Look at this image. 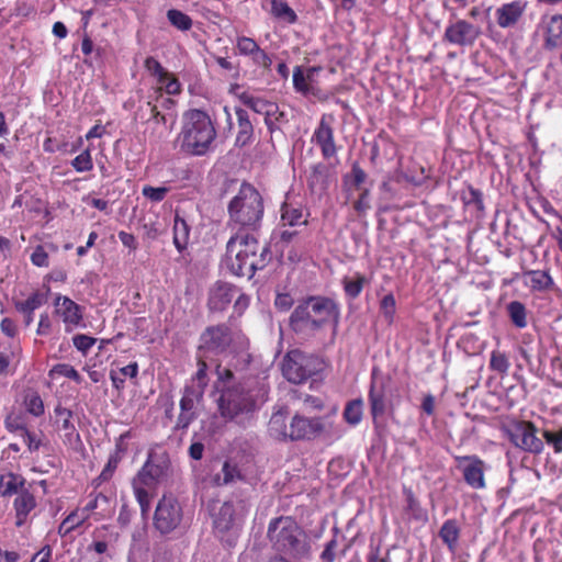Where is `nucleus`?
Wrapping results in <instances>:
<instances>
[{"label":"nucleus","mask_w":562,"mask_h":562,"mask_svg":"<svg viewBox=\"0 0 562 562\" xmlns=\"http://www.w3.org/2000/svg\"><path fill=\"white\" fill-rule=\"evenodd\" d=\"M259 244L252 234L238 232L229 238L226 246L225 262L232 273L251 278L257 269L265 267L267 248L258 254Z\"/></svg>","instance_id":"nucleus-1"},{"label":"nucleus","mask_w":562,"mask_h":562,"mask_svg":"<svg viewBox=\"0 0 562 562\" xmlns=\"http://www.w3.org/2000/svg\"><path fill=\"white\" fill-rule=\"evenodd\" d=\"M336 304L325 297H310L299 304L290 317L291 328L299 335L312 336L327 324H336Z\"/></svg>","instance_id":"nucleus-2"},{"label":"nucleus","mask_w":562,"mask_h":562,"mask_svg":"<svg viewBox=\"0 0 562 562\" xmlns=\"http://www.w3.org/2000/svg\"><path fill=\"white\" fill-rule=\"evenodd\" d=\"M215 136V128L205 112L194 109L183 114L180 138L184 151L203 155L209 150Z\"/></svg>","instance_id":"nucleus-3"},{"label":"nucleus","mask_w":562,"mask_h":562,"mask_svg":"<svg viewBox=\"0 0 562 562\" xmlns=\"http://www.w3.org/2000/svg\"><path fill=\"white\" fill-rule=\"evenodd\" d=\"M228 214L229 225L254 229L263 215V201L260 193L248 183L241 184L228 204Z\"/></svg>","instance_id":"nucleus-4"},{"label":"nucleus","mask_w":562,"mask_h":562,"mask_svg":"<svg viewBox=\"0 0 562 562\" xmlns=\"http://www.w3.org/2000/svg\"><path fill=\"white\" fill-rule=\"evenodd\" d=\"M301 529L291 517H279L270 521L267 536L273 548L290 557L303 553L305 544L301 540Z\"/></svg>","instance_id":"nucleus-5"},{"label":"nucleus","mask_w":562,"mask_h":562,"mask_svg":"<svg viewBox=\"0 0 562 562\" xmlns=\"http://www.w3.org/2000/svg\"><path fill=\"white\" fill-rule=\"evenodd\" d=\"M325 362L318 356L305 353L299 349L286 352L281 362L283 376L291 383H302L322 372Z\"/></svg>","instance_id":"nucleus-6"},{"label":"nucleus","mask_w":562,"mask_h":562,"mask_svg":"<svg viewBox=\"0 0 562 562\" xmlns=\"http://www.w3.org/2000/svg\"><path fill=\"white\" fill-rule=\"evenodd\" d=\"M165 476L166 471L162 465L147 461L133 479L134 495L143 514L149 512L151 499L156 495L157 485Z\"/></svg>","instance_id":"nucleus-7"},{"label":"nucleus","mask_w":562,"mask_h":562,"mask_svg":"<svg viewBox=\"0 0 562 562\" xmlns=\"http://www.w3.org/2000/svg\"><path fill=\"white\" fill-rule=\"evenodd\" d=\"M217 407L222 417L234 420L254 412L256 402L249 391L241 385H236L222 391L217 400Z\"/></svg>","instance_id":"nucleus-8"},{"label":"nucleus","mask_w":562,"mask_h":562,"mask_svg":"<svg viewBox=\"0 0 562 562\" xmlns=\"http://www.w3.org/2000/svg\"><path fill=\"white\" fill-rule=\"evenodd\" d=\"M233 342L244 346L246 339L239 333H233L224 325L212 327L202 335L200 352H204L205 358H212L213 355H226Z\"/></svg>","instance_id":"nucleus-9"},{"label":"nucleus","mask_w":562,"mask_h":562,"mask_svg":"<svg viewBox=\"0 0 562 562\" xmlns=\"http://www.w3.org/2000/svg\"><path fill=\"white\" fill-rule=\"evenodd\" d=\"M510 441L519 449L529 453L539 454L544 445L537 436V428L531 422H517L508 429Z\"/></svg>","instance_id":"nucleus-10"},{"label":"nucleus","mask_w":562,"mask_h":562,"mask_svg":"<svg viewBox=\"0 0 562 562\" xmlns=\"http://www.w3.org/2000/svg\"><path fill=\"white\" fill-rule=\"evenodd\" d=\"M182 520V508L172 496H164L155 510V527L162 533L175 530Z\"/></svg>","instance_id":"nucleus-11"},{"label":"nucleus","mask_w":562,"mask_h":562,"mask_svg":"<svg viewBox=\"0 0 562 562\" xmlns=\"http://www.w3.org/2000/svg\"><path fill=\"white\" fill-rule=\"evenodd\" d=\"M457 469L462 473L465 483L474 488L482 490L486 486L485 471L486 464L477 456H457L454 457Z\"/></svg>","instance_id":"nucleus-12"},{"label":"nucleus","mask_w":562,"mask_h":562,"mask_svg":"<svg viewBox=\"0 0 562 562\" xmlns=\"http://www.w3.org/2000/svg\"><path fill=\"white\" fill-rule=\"evenodd\" d=\"M480 35L481 29L479 26L459 19L446 27L443 40L453 45L471 46Z\"/></svg>","instance_id":"nucleus-13"},{"label":"nucleus","mask_w":562,"mask_h":562,"mask_svg":"<svg viewBox=\"0 0 562 562\" xmlns=\"http://www.w3.org/2000/svg\"><path fill=\"white\" fill-rule=\"evenodd\" d=\"M54 307L56 316L63 321L66 330H72L82 322L81 307L68 296L56 295Z\"/></svg>","instance_id":"nucleus-14"},{"label":"nucleus","mask_w":562,"mask_h":562,"mask_svg":"<svg viewBox=\"0 0 562 562\" xmlns=\"http://www.w3.org/2000/svg\"><path fill=\"white\" fill-rule=\"evenodd\" d=\"M324 431V425L319 418H307L295 415L290 424V439H314Z\"/></svg>","instance_id":"nucleus-15"},{"label":"nucleus","mask_w":562,"mask_h":562,"mask_svg":"<svg viewBox=\"0 0 562 562\" xmlns=\"http://www.w3.org/2000/svg\"><path fill=\"white\" fill-rule=\"evenodd\" d=\"M528 7L526 0H515L498 7L495 11L497 25L502 29L516 26L522 19Z\"/></svg>","instance_id":"nucleus-16"},{"label":"nucleus","mask_w":562,"mask_h":562,"mask_svg":"<svg viewBox=\"0 0 562 562\" xmlns=\"http://www.w3.org/2000/svg\"><path fill=\"white\" fill-rule=\"evenodd\" d=\"M319 70V67H295L293 70L294 89L304 95H317L319 88L317 87L316 75Z\"/></svg>","instance_id":"nucleus-17"},{"label":"nucleus","mask_w":562,"mask_h":562,"mask_svg":"<svg viewBox=\"0 0 562 562\" xmlns=\"http://www.w3.org/2000/svg\"><path fill=\"white\" fill-rule=\"evenodd\" d=\"M236 48L238 54L251 57L254 64L270 68L272 60L268 54L262 50L255 40L247 36H238L236 38Z\"/></svg>","instance_id":"nucleus-18"},{"label":"nucleus","mask_w":562,"mask_h":562,"mask_svg":"<svg viewBox=\"0 0 562 562\" xmlns=\"http://www.w3.org/2000/svg\"><path fill=\"white\" fill-rule=\"evenodd\" d=\"M330 121V116H323L312 138V140L321 147L326 158L334 156L336 151Z\"/></svg>","instance_id":"nucleus-19"},{"label":"nucleus","mask_w":562,"mask_h":562,"mask_svg":"<svg viewBox=\"0 0 562 562\" xmlns=\"http://www.w3.org/2000/svg\"><path fill=\"white\" fill-rule=\"evenodd\" d=\"M520 278L531 292H547L554 285L551 274L546 270H525Z\"/></svg>","instance_id":"nucleus-20"},{"label":"nucleus","mask_w":562,"mask_h":562,"mask_svg":"<svg viewBox=\"0 0 562 562\" xmlns=\"http://www.w3.org/2000/svg\"><path fill=\"white\" fill-rule=\"evenodd\" d=\"M237 290L227 283L218 282L210 290L209 306L214 311L224 310L233 300Z\"/></svg>","instance_id":"nucleus-21"},{"label":"nucleus","mask_w":562,"mask_h":562,"mask_svg":"<svg viewBox=\"0 0 562 562\" xmlns=\"http://www.w3.org/2000/svg\"><path fill=\"white\" fill-rule=\"evenodd\" d=\"M235 114L237 119L235 145L237 147H245L249 145L254 139V125L249 119L248 113L244 109L236 108Z\"/></svg>","instance_id":"nucleus-22"},{"label":"nucleus","mask_w":562,"mask_h":562,"mask_svg":"<svg viewBox=\"0 0 562 562\" xmlns=\"http://www.w3.org/2000/svg\"><path fill=\"white\" fill-rule=\"evenodd\" d=\"M238 85H233L229 89L231 93L235 94L246 106L250 108L254 112L260 115L265 116L268 110L272 108V104L274 103L256 97L247 91L238 92Z\"/></svg>","instance_id":"nucleus-23"},{"label":"nucleus","mask_w":562,"mask_h":562,"mask_svg":"<svg viewBox=\"0 0 562 562\" xmlns=\"http://www.w3.org/2000/svg\"><path fill=\"white\" fill-rule=\"evenodd\" d=\"M544 29V47L548 49L555 48L562 41V14H554L543 24Z\"/></svg>","instance_id":"nucleus-24"},{"label":"nucleus","mask_w":562,"mask_h":562,"mask_svg":"<svg viewBox=\"0 0 562 562\" xmlns=\"http://www.w3.org/2000/svg\"><path fill=\"white\" fill-rule=\"evenodd\" d=\"M237 520L234 505L232 503H224L220 506L218 510L214 514L213 524L218 532H225L233 528Z\"/></svg>","instance_id":"nucleus-25"},{"label":"nucleus","mask_w":562,"mask_h":562,"mask_svg":"<svg viewBox=\"0 0 562 562\" xmlns=\"http://www.w3.org/2000/svg\"><path fill=\"white\" fill-rule=\"evenodd\" d=\"M36 503L34 496L26 490L20 491L14 501L16 512V525L21 526L26 516L35 508Z\"/></svg>","instance_id":"nucleus-26"},{"label":"nucleus","mask_w":562,"mask_h":562,"mask_svg":"<svg viewBox=\"0 0 562 562\" xmlns=\"http://www.w3.org/2000/svg\"><path fill=\"white\" fill-rule=\"evenodd\" d=\"M125 451H126V449L123 445V437L121 436L115 445L114 451L110 454L105 467L103 468L101 474L99 475V480L109 481L112 477L120 461L122 460L123 456L125 454Z\"/></svg>","instance_id":"nucleus-27"},{"label":"nucleus","mask_w":562,"mask_h":562,"mask_svg":"<svg viewBox=\"0 0 562 562\" xmlns=\"http://www.w3.org/2000/svg\"><path fill=\"white\" fill-rule=\"evenodd\" d=\"M439 537L443 541L445 544L449 548L451 552H454L460 537V528L458 526L457 520L454 519H448L446 520L440 530H439Z\"/></svg>","instance_id":"nucleus-28"},{"label":"nucleus","mask_w":562,"mask_h":562,"mask_svg":"<svg viewBox=\"0 0 562 562\" xmlns=\"http://www.w3.org/2000/svg\"><path fill=\"white\" fill-rule=\"evenodd\" d=\"M24 479L12 472L5 473L0 476V494L2 496H11L19 494L20 491L24 490Z\"/></svg>","instance_id":"nucleus-29"},{"label":"nucleus","mask_w":562,"mask_h":562,"mask_svg":"<svg viewBox=\"0 0 562 562\" xmlns=\"http://www.w3.org/2000/svg\"><path fill=\"white\" fill-rule=\"evenodd\" d=\"M269 432L278 439L290 438V426L286 425V415L279 411L272 414L269 420Z\"/></svg>","instance_id":"nucleus-30"},{"label":"nucleus","mask_w":562,"mask_h":562,"mask_svg":"<svg viewBox=\"0 0 562 562\" xmlns=\"http://www.w3.org/2000/svg\"><path fill=\"white\" fill-rule=\"evenodd\" d=\"M44 304V297L41 293H32L25 301L18 302L15 307L18 311L25 315L26 324H31L33 321V312Z\"/></svg>","instance_id":"nucleus-31"},{"label":"nucleus","mask_w":562,"mask_h":562,"mask_svg":"<svg viewBox=\"0 0 562 562\" xmlns=\"http://www.w3.org/2000/svg\"><path fill=\"white\" fill-rule=\"evenodd\" d=\"M146 106L148 108L150 114L147 122L148 124L153 125L150 135L160 139L165 136L164 130H166V117L165 115L160 114V112L157 110V106L153 105L150 102H147Z\"/></svg>","instance_id":"nucleus-32"},{"label":"nucleus","mask_w":562,"mask_h":562,"mask_svg":"<svg viewBox=\"0 0 562 562\" xmlns=\"http://www.w3.org/2000/svg\"><path fill=\"white\" fill-rule=\"evenodd\" d=\"M87 519H88L87 510L77 509V510L70 513L64 519V521L59 526L58 531L60 535L66 536L69 532H71L74 529H76L77 527L81 526Z\"/></svg>","instance_id":"nucleus-33"},{"label":"nucleus","mask_w":562,"mask_h":562,"mask_svg":"<svg viewBox=\"0 0 562 562\" xmlns=\"http://www.w3.org/2000/svg\"><path fill=\"white\" fill-rule=\"evenodd\" d=\"M204 391L194 385H188L180 401L181 411H194L195 405L201 401Z\"/></svg>","instance_id":"nucleus-34"},{"label":"nucleus","mask_w":562,"mask_h":562,"mask_svg":"<svg viewBox=\"0 0 562 562\" xmlns=\"http://www.w3.org/2000/svg\"><path fill=\"white\" fill-rule=\"evenodd\" d=\"M507 312L513 324L518 328L527 326V312L525 305L519 301H513L507 305Z\"/></svg>","instance_id":"nucleus-35"},{"label":"nucleus","mask_w":562,"mask_h":562,"mask_svg":"<svg viewBox=\"0 0 562 562\" xmlns=\"http://www.w3.org/2000/svg\"><path fill=\"white\" fill-rule=\"evenodd\" d=\"M285 121V114L280 111L277 103H273L272 108H270L265 115V124L270 133L280 130L281 125L284 124Z\"/></svg>","instance_id":"nucleus-36"},{"label":"nucleus","mask_w":562,"mask_h":562,"mask_svg":"<svg viewBox=\"0 0 562 562\" xmlns=\"http://www.w3.org/2000/svg\"><path fill=\"white\" fill-rule=\"evenodd\" d=\"M271 13L274 18L288 23H294L296 21L295 12L289 7L286 2L281 0H272Z\"/></svg>","instance_id":"nucleus-37"},{"label":"nucleus","mask_w":562,"mask_h":562,"mask_svg":"<svg viewBox=\"0 0 562 562\" xmlns=\"http://www.w3.org/2000/svg\"><path fill=\"white\" fill-rule=\"evenodd\" d=\"M189 237V227L187 222L179 216L175 218L173 225V243L181 250L186 247Z\"/></svg>","instance_id":"nucleus-38"},{"label":"nucleus","mask_w":562,"mask_h":562,"mask_svg":"<svg viewBox=\"0 0 562 562\" xmlns=\"http://www.w3.org/2000/svg\"><path fill=\"white\" fill-rule=\"evenodd\" d=\"M281 221L283 225L295 226L305 224L306 220L302 211L297 207H293L290 205H284L282 207Z\"/></svg>","instance_id":"nucleus-39"},{"label":"nucleus","mask_w":562,"mask_h":562,"mask_svg":"<svg viewBox=\"0 0 562 562\" xmlns=\"http://www.w3.org/2000/svg\"><path fill=\"white\" fill-rule=\"evenodd\" d=\"M211 360V358H205V353L201 352L199 356V369L192 379V384L195 387H201L202 391L205 390L207 385V379H206V370H207V361Z\"/></svg>","instance_id":"nucleus-40"},{"label":"nucleus","mask_w":562,"mask_h":562,"mask_svg":"<svg viewBox=\"0 0 562 562\" xmlns=\"http://www.w3.org/2000/svg\"><path fill=\"white\" fill-rule=\"evenodd\" d=\"M169 22L180 31H188L192 26V20L182 11L171 9L167 12Z\"/></svg>","instance_id":"nucleus-41"},{"label":"nucleus","mask_w":562,"mask_h":562,"mask_svg":"<svg viewBox=\"0 0 562 562\" xmlns=\"http://www.w3.org/2000/svg\"><path fill=\"white\" fill-rule=\"evenodd\" d=\"M49 376L53 379L56 376H66L78 383L81 382V376L78 371L72 366L67 363H58L54 366L49 371Z\"/></svg>","instance_id":"nucleus-42"},{"label":"nucleus","mask_w":562,"mask_h":562,"mask_svg":"<svg viewBox=\"0 0 562 562\" xmlns=\"http://www.w3.org/2000/svg\"><path fill=\"white\" fill-rule=\"evenodd\" d=\"M509 360L506 353L493 350L491 353L490 368L501 374H506L509 369Z\"/></svg>","instance_id":"nucleus-43"},{"label":"nucleus","mask_w":562,"mask_h":562,"mask_svg":"<svg viewBox=\"0 0 562 562\" xmlns=\"http://www.w3.org/2000/svg\"><path fill=\"white\" fill-rule=\"evenodd\" d=\"M160 90H165L168 94H179L181 92V85L178 79L166 71V78L157 80Z\"/></svg>","instance_id":"nucleus-44"},{"label":"nucleus","mask_w":562,"mask_h":562,"mask_svg":"<svg viewBox=\"0 0 562 562\" xmlns=\"http://www.w3.org/2000/svg\"><path fill=\"white\" fill-rule=\"evenodd\" d=\"M71 166L78 172L90 171L93 168V161L89 149H86L71 161Z\"/></svg>","instance_id":"nucleus-45"},{"label":"nucleus","mask_w":562,"mask_h":562,"mask_svg":"<svg viewBox=\"0 0 562 562\" xmlns=\"http://www.w3.org/2000/svg\"><path fill=\"white\" fill-rule=\"evenodd\" d=\"M169 192V189L167 187H151V186H145L142 189V194L148 199L151 202H161L167 193Z\"/></svg>","instance_id":"nucleus-46"},{"label":"nucleus","mask_w":562,"mask_h":562,"mask_svg":"<svg viewBox=\"0 0 562 562\" xmlns=\"http://www.w3.org/2000/svg\"><path fill=\"white\" fill-rule=\"evenodd\" d=\"M56 414V423L60 429L65 431H70L74 429V425L71 424L72 413L65 407H57L55 409Z\"/></svg>","instance_id":"nucleus-47"},{"label":"nucleus","mask_w":562,"mask_h":562,"mask_svg":"<svg viewBox=\"0 0 562 562\" xmlns=\"http://www.w3.org/2000/svg\"><path fill=\"white\" fill-rule=\"evenodd\" d=\"M25 406L27 412L33 414L34 416H40L44 413V405L42 398L35 394H27L25 397Z\"/></svg>","instance_id":"nucleus-48"},{"label":"nucleus","mask_w":562,"mask_h":562,"mask_svg":"<svg viewBox=\"0 0 562 562\" xmlns=\"http://www.w3.org/2000/svg\"><path fill=\"white\" fill-rule=\"evenodd\" d=\"M542 436L555 453L562 452V427L557 431L543 430Z\"/></svg>","instance_id":"nucleus-49"},{"label":"nucleus","mask_w":562,"mask_h":562,"mask_svg":"<svg viewBox=\"0 0 562 562\" xmlns=\"http://www.w3.org/2000/svg\"><path fill=\"white\" fill-rule=\"evenodd\" d=\"M222 474H223L222 477H221V475H217L215 477V483L217 485H224V484L232 483L235 480V477L237 476L238 472H237L236 467L231 465L228 462H225L222 468Z\"/></svg>","instance_id":"nucleus-50"},{"label":"nucleus","mask_w":562,"mask_h":562,"mask_svg":"<svg viewBox=\"0 0 562 562\" xmlns=\"http://www.w3.org/2000/svg\"><path fill=\"white\" fill-rule=\"evenodd\" d=\"M145 68L151 76L156 77V80L160 78H166V70L162 68L160 63L154 57L146 58Z\"/></svg>","instance_id":"nucleus-51"},{"label":"nucleus","mask_w":562,"mask_h":562,"mask_svg":"<svg viewBox=\"0 0 562 562\" xmlns=\"http://www.w3.org/2000/svg\"><path fill=\"white\" fill-rule=\"evenodd\" d=\"M31 262L36 267H48L49 257L43 246H37L31 255Z\"/></svg>","instance_id":"nucleus-52"},{"label":"nucleus","mask_w":562,"mask_h":562,"mask_svg":"<svg viewBox=\"0 0 562 562\" xmlns=\"http://www.w3.org/2000/svg\"><path fill=\"white\" fill-rule=\"evenodd\" d=\"M381 310L389 322L393 319L395 313V299L392 294H386L381 300Z\"/></svg>","instance_id":"nucleus-53"},{"label":"nucleus","mask_w":562,"mask_h":562,"mask_svg":"<svg viewBox=\"0 0 562 562\" xmlns=\"http://www.w3.org/2000/svg\"><path fill=\"white\" fill-rule=\"evenodd\" d=\"M74 346L86 353L95 342V339L87 335H76L72 338Z\"/></svg>","instance_id":"nucleus-54"},{"label":"nucleus","mask_w":562,"mask_h":562,"mask_svg":"<svg viewBox=\"0 0 562 562\" xmlns=\"http://www.w3.org/2000/svg\"><path fill=\"white\" fill-rule=\"evenodd\" d=\"M404 494L406 496L407 509L413 513L416 517H422V510L418 501L415 498L413 492L408 488L404 490Z\"/></svg>","instance_id":"nucleus-55"},{"label":"nucleus","mask_w":562,"mask_h":562,"mask_svg":"<svg viewBox=\"0 0 562 562\" xmlns=\"http://www.w3.org/2000/svg\"><path fill=\"white\" fill-rule=\"evenodd\" d=\"M274 305L280 311H288L293 305V299L288 293H279L276 297Z\"/></svg>","instance_id":"nucleus-56"},{"label":"nucleus","mask_w":562,"mask_h":562,"mask_svg":"<svg viewBox=\"0 0 562 562\" xmlns=\"http://www.w3.org/2000/svg\"><path fill=\"white\" fill-rule=\"evenodd\" d=\"M194 411H181L178 417L177 427L187 428L190 425V423L194 419Z\"/></svg>","instance_id":"nucleus-57"},{"label":"nucleus","mask_w":562,"mask_h":562,"mask_svg":"<svg viewBox=\"0 0 562 562\" xmlns=\"http://www.w3.org/2000/svg\"><path fill=\"white\" fill-rule=\"evenodd\" d=\"M303 404H304V407L308 411H313V409L319 411L324 406L323 401L319 397H315V396H311V395H307L303 400Z\"/></svg>","instance_id":"nucleus-58"},{"label":"nucleus","mask_w":562,"mask_h":562,"mask_svg":"<svg viewBox=\"0 0 562 562\" xmlns=\"http://www.w3.org/2000/svg\"><path fill=\"white\" fill-rule=\"evenodd\" d=\"M119 238L125 247H127L132 250H135L137 248V243H136V238L134 237V235L126 233V232H120Z\"/></svg>","instance_id":"nucleus-59"},{"label":"nucleus","mask_w":562,"mask_h":562,"mask_svg":"<svg viewBox=\"0 0 562 562\" xmlns=\"http://www.w3.org/2000/svg\"><path fill=\"white\" fill-rule=\"evenodd\" d=\"M52 549L49 547L42 548L32 559L31 562H49Z\"/></svg>","instance_id":"nucleus-60"},{"label":"nucleus","mask_w":562,"mask_h":562,"mask_svg":"<svg viewBox=\"0 0 562 562\" xmlns=\"http://www.w3.org/2000/svg\"><path fill=\"white\" fill-rule=\"evenodd\" d=\"M120 372L123 376L135 378L138 373V366L136 362L130 363L121 368Z\"/></svg>","instance_id":"nucleus-61"},{"label":"nucleus","mask_w":562,"mask_h":562,"mask_svg":"<svg viewBox=\"0 0 562 562\" xmlns=\"http://www.w3.org/2000/svg\"><path fill=\"white\" fill-rule=\"evenodd\" d=\"M423 411L427 415H432L435 411V398L432 395H427L424 397L423 404H422Z\"/></svg>","instance_id":"nucleus-62"},{"label":"nucleus","mask_w":562,"mask_h":562,"mask_svg":"<svg viewBox=\"0 0 562 562\" xmlns=\"http://www.w3.org/2000/svg\"><path fill=\"white\" fill-rule=\"evenodd\" d=\"M204 446L200 442L192 443L190 446L189 452L191 458L194 460H200L203 456Z\"/></svg>","instance_id":"nucleus-63"},{"label":"nucleus","mask_w":562,"mask_h":562,"mask_svg":"<svg viewBox=\"0 0 562 562\" xmlns=\"http://www.w3.org/2000/svg\"><path fill=\"white\" fill-rule=\"evenodd\" d=\"M105 133L104 126L100 124H95L93 127L89 130V132L86 134L87 139L91 138H99Z\"/></svg>","instance_id":"nucleus-64"}]
</instances>
